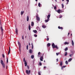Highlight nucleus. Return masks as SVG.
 <instances>
[{
    "label": "nucleus",
    "instance_id": "1",
    "mask_svg": "<svg viewBox=\"0 0 75 75\" xmlns=\"http://www.w3.org/2000/svg\"><path fill=\"white\" fill-rule=\"evenodd\" d=\"M51 16V15H48L47 16V19L45 21V23H48L49 21H50V18Z\"/></svg>",
    "mask_w": 75,
    "mask_h": 75
},
{
    "label": "nucleus",
    "instance_id": "2",
    "mask_svg": "<svg viewBox=\"0 0 75 75\" xmlns=\"http://www.w3.org/2000/svg\"><path fill=\"white\" fill-rule=\"evenodd\" d=\"M0 62L2 66H3V68H5V64L4 63L3 61V60H1Z\"/></svg>",
    "mask_w": 75,
    "mask_h": 75
},
{
    "label": "nucleus",
    "instance_id": "3",
    "mask_svg": "<svg viewBox=\"0 0 75 75\" xmlns=\"http://www.w3.org/2000/svg\"><path fill=\"white\" fill-rule=\"evenodd\" d=\"M52 47L53 48H56L57 49H58V47L57 46V45H55V44L54 43H53L52 44Z\"/></svg>",
    "mask_w": 75,
    "mask_h": 75
},
{
    "label": "nucleus",
    "instance_id": "4",
    "mask_svg": "<svg viewBox=\"0 0 75 75\" xmlns=\"http://www.w3.org/2000/svg\"><path fill=\"white\" fill-rule=\"evenodd\" d=\"M18 43L19 45V51L20 52H21V44H20V43L19 42H18Z\"/></svg>",
    "mask_w": 75,
    "mask_h": 75
},
{
    "label": "nucleus",
    "instance_id": "5",
    "mask_svg": "<svg viewBox=\"0 0 75 75\" xmlns=\"http://www.w3.org/2000/svg\"><path fill=\"white\" fill-rule=\"evenodd\" d=\"M26 73L27 74H28V75H29V74H30V73H31V71L30 70L28 71V70H27L26 71Z\"/></svg>",
    "mask_w": 75,
    "mask_h": 75
},
{
    "label": "nucleus",
    "instance_id": "6",
    "mask_svg": "<svg viewBox=\"0 0 75 75\" xmlns=\"http://www.w3.org/2000/svg\"><path fill=\"white\" fill-rule=\"evenodd\" d=\"M36 20L37 21H40V18L38 17V16H36Z\"/></svg>",
    "mask_w": 75,
    "mask_h": 75
},
{
    "label": "nucleus",
    "instance_id": "7",
    "mask_svg": "<svg viewBox=\"0 0 75 75\" xmlns=\"http://www.w3.org/2000/svg\"><path fill=\"white\" fill-rule=\"evenodd\" d=\"M1 31L2 32V33L3 34V31H4V30H3V27H2V26H1Z\"/></svg>",
    "mask_w": 75,
    "mask_h": 75
},
{
    "label": "nucleus",
    "instance_id": "8",
    "mask_svg": "<svg viewBox=\"0 0 75 75\" xmlns=\"http://www.w3.org/2000/svg\"><path fill=\"white\" fill-rule=\"evenodd\" d=\"M16 34H18V29H17V28H16Z\"/></svg>",
    "mask_w": 75,
    "mask_h": 75
},
{
    "label": "nucleus",
    "instance_id": "9",
    "mask_svg": "<svg viewBox=\"0 0 75 75\" xmlns=\"http://www.w3.org/2000/svg\"><path fill=\"white\" fill-rule=\"evenodd\" d=\"M10 47H9V50L8 51V55H9L10 54Z\"/></svg>",
    "mask_w": 75,
    "mask_h": 75
},
{
    "label": "nucleus",
    "instance_id": "10",
    "mask_svg": "<svg viewBox=\"0 0 75 75\" xmlns=\"http://www.w3.org/2000/svg\"><path fill=\"white\" fill-rule=\"evenodd\" d=\"M29 51L30 54H32L33 53V50L31 49H30Z\"/></svg>",
    "mask_w": 75,
    "mask_h": 75
},
{
    "label": "nucleus",
    "instance_id": "11",
    "mask_svg": "<svg viewBox=\"0 0 75 75\" xmlns=\"http://www.w3.org/2000/svg\"><path fill=\"white\" fill-rule=\"evenodd\" d=\"M27 21H29V16H27Z\"/></svg>",
    "mask_w": 75,
    "mask_h": 75
},
{
    "label": "nucleus",
    "instance_id": "12",
    "mask_svg": "<svg viewBox=\"0 0 75 75\" xmlns=\"http://www.w3.org/2000/svg\"><path fill=\"white\" fill-rule=\"evenodd\" d=\"M58 28L59 29H61V30H63V28L62 27H60L59 26L58 27Z\"/></svg>",
    "mask_w": 75,
    "mask_h": 75
},
{
    "label": "nucleus",
    "instance_id": "13",
    "mask_svg": "<svg viewBox=\"0 0 75 75\" xmlns=\"http://www.w3.org/2000/svg\"><path fill=\"white\" fill-rule=\"evenodd\" d=\"M42 27L43 28H46V27H47V26H46V25H42Z\"/></svg>",
    "mask_w": 75,
    "mask_h": 75
},
{
    "label": "nucleus",
    "instance_id": "14",
    "mask_svg": "<svg viewBox=\"0 0 75 75\" xmlns=\"http://www.w3.org/2000/svg\"><path fill=\"white\" fill-rule=\"evenodd\" d=\"M57 12L59 14H60V12H61V10L60 9H58L57 11Z\"/></svg>",
    "mask_w": 75,
    "mask_h": 75
},
{
    "label": "nucleus",
    "instance_id": "15",
    "mask_svg": "<svg viewBox=\"0 0 75 75\" xmlns=\"http://www.w3.org/2000/svg\"><path fill=\"white\" fill-rule=\"evenodd\" d=\"M24 64H25V67H27V63L26 60L25 61V62Z\"/></svg>",
    "mask_w": 75,
    "mask_h": 75
},
{
    "label": "nucleus",
    "instance_id": "16",
    "mask_svg": "<svg viewBox=\"0 0 75 75\" xmlns=\"http://www.w3.org/2000/svg\"><path fill=\"white\" fill-rule=\"evenodd\" d=\"M69 42H64V44L65 45H68V44H69Z\"/></svg>",
    "mask_w": 75,
    "mask_h": 75
},
{
    "label": "nucleus",
    "instance_id": "17",
    "mask_svg": "<svg viewBox=\"0 0 75 75\" xmlns=\"http://www.w3.org/2000/svg\"><path fill=\"white\" fill-rule=\"evenodd\" d=\"M43 57H40V61H43Z\"/></svg>",
    "mask_w": 75,
    "mask_h": 75
},
{
    "label": "nucleus",
    "instance_id": "18",
    "mask_svg": "<svg viewBox=\"0 0 75 75\" xmlns=\"http://www.w3.org/2000/svg\"><path fill=\"white\" fill-rule=\"evenodd\" d=\"M34 22H32L31 24V26H32V27H33V26H34Z\"/></svg>",
    "mask_w": 75,
    "mask_h": 75
},
{
    "label": "nucleus",
    "instance_id": "19",
    "mask_svg": "<svg viewBox=\"0 0 75 75\" xmlns=\"http://www.w3.org/2000/svg\"><path fill=\"white\" fill-rule=\"evenodd\" d=\"M28 28H29V30H31V26L30 25H29Z\"/></svg>",
    "mask_w": 75,
    "mask_h": 75
},
{
    "label": "nucleus",
    "instance_id": "20",
    "mask_svg": "<svg viewBox=\"0 0 75 75\" xmlns=\"http://www.w3.org/2000/svg\"><path fill=\"white\" fill-rule=\"evenodd\" d=\"M33 31L34 33H37V31L36 30H33Z\"/></svg>",
    "mask_w": 75,
    "mask_h": 75
},
{
    "label": "nucleus",
    "instance_id": "21",
    "mask_svg": "<svg viewBox=\"0 0 75 75\" xmlns=\"http://www.w3.org/2000/svg\"><path fill=\"white\" fill-rule=\"evenodd\" d=\"M51 45V44L49 43L47 44V47H50Z\"/></svg>",
    "mask_w": 75,
    "mask_h": 75
},
{
    "label": "nucleus",
    "instance_id": "22",
    "mask_svg": "<svg viewBox=\"0 0 75 75\" xmlns=\"http://www.w3.org/2000/svg\"><path fill=\"white\" fill-rule=\"evenodd\" d=\"M72 44L73 46H74V41L73 40H72Z\"/></svg>",
    "mask_w": 75,
    "mask_h": 75
},
{
    "label": "nucleus",
    "instance_id": "23",
    "mask_svg": "<svg viewBox=\"0 0 75 75\" xmlns=\"http://www.w3.org/2000/svg\"><path fill=\"white\" fill-rule=\"evenodd\" d=\"M72 58H70L68 61V62H70V61H72Z\"/></svg>",
    "mask_w": 75,
    "mask_h": 75
},
{
    "label": "nucleus",
    "instance_id": "24",
    "mask_svg": "<svg viewBox=\"0 0 75 75\" xmlns=\"http://www.w3.org/2000/svg\"><path fill=\"white\" fill-rule=\"evenodd\" d=\"M39 65H40V66H41V65H42V63H41V62H39Z\"/></svg>",
    "mask_w": 75,
    "mask_h": 75
},
{
    "label": "nucleus",
    "instance_id": "25",
    "mask_svg": "<svg viewBox=\"0 0 75 75\" xmlns=\"http://www.w3.org/2000/svg\"><path fill=\"white\" fill-rule=\"evenodd\" d=\"M60 65L61 66H62V62H61L60 63Z\"/></svg>",
    "mask_w": 75,
    "mask_h": 75
},
{
    "label": "nucleus",
    "instance_id": "26",
    "mask_svg": "<svg viewBox=\"0 0 75 75\" xmlns=\"http://www.w3.org/2000/svg\"><path fill=\"white\" fill-rule=\"evenodd\" d=\"M34 56L33 55H32L31 56V58L32 59H33L34 58Z\"/></svg>",
    "mask_w": 75,
    "mask_h": 75
},
{
    "label": "nucleus",
    "instance_id": "27",
    "mask_svg": "<svg viewBox=\"0 0 75 75\" xmlns=\"http://www.w3.org/2000/svg\"><path fill=\"white\" fill-rule=\"evenodd\" d=\"M41 4H40V3H38V6L39 7H41Z\"/></svg>",
    "mask_w": 75,
    "mask_h": 75
},
{
    "label": "nucleus",
    "instance_id": "28",
    "mask_svg": "<svg viewBox=\"0 0 75 75\" xmlns=\"http://www.w3.org/2000/svg\"><path fill=\"white\" fill-rule=\"evenodd\" d=\"M24 13V11H21V15H23V14Z\"/></svg>",
    "mask_w": 75,
    "mask_h": 75
},
{
    "label": "nucleus",
    "instance_id": "29",
    "mask_svg": "<svg viewBox=\"0 0 75 75\" xmlns=\"http://www.w3.org/2000/svg\"><path fill=\"white\" fill-rule=\"evenodd\" d=\"M67 52H66L65 54H64V56H67Z\"/></svg>",
    "mask_w": 75,
    "mask_h": 75
},
{
    "label": "nucleus",
    "instance_id": "30",
    "mask_svg": "<svg viewBox=\"0 0 75 75\" xmlns=\"http://www.w3.org/2000/svg\"><path fill=\"white\" fill-rule=\"evenodd\" d=\"M65 63L67 65L68 64V61H66L65 62Z\"/></svg>",
    "mask_w": 75,
    "mask_h": 75
},
{
    "label": "nucleus",
    "instance_id": "31",
    "mask_svg": "<svg viewBox=\"0 0 75 75\" xmlns=\"http://www.w3.org/2000/svg\"><path fill=\"white\" fill-rule=\"evenodd\" d=\"M38 56H40V54H41V52H39L38 53Z\"/></svg>",
    "mask_w": 75,
    "mask_h": 75
},
{
    "label": "nucleus",
    "instance_id": "32",
    "mask_svg": "<svg viewBox=\"0 0 75 75\" xmlns=\"http://www.w3.org/2000/svg\"><path fill=\"white\" fill-rule=\"evenodd\" d=\"M68 50V47H66L65 49V51H67V50Z\"/></svg>",
    "mask_w": 75,
    "mask_h": 75
},
{
    "label": "nucleus",
    "instance_id": "33",
    "mask_svg": "<svg viewBox=\"0 0 75 75\" xmlns=\"http://www.w3.org/2000/svg\"><path fill=\"white\" fill-rule=\"evenodd\" d=\"M2 56L3 58H4L5 57V56H4V54H2Z\"/></svg>",
    "mask_w": 75,
    "mask_h": 75
},
{
    "label": "nucleus",
    "instance_id": "34",
    "mask_svg": "<svg viewBox=\"0 0 75 75\" xmlns=\"http://www.w3.org/2000/svg\"><path fill=\"white\" fill-rule=\"evenodd\" d=\"M8 58H7V60H6V63L7 64L8 63Z\"/></svg>",
    "mask_w": 75,
    "mask_h": 75
},
{
    "label": "nucleus",
    "instance_id": "35",
    "mask_svg": "<svg viewBox=\"0 0 75 75\" xmlns=\"http://www.w3.org/2000/svg\"><path fill=\"white\" fill-rule=\"evenodd\" d=\"M59 52L56 53V55H57V56H58V55H59Z\"/></svg>",
    "mask_w": 75,
    "mask_h": 75
},
{
    "label": "nucleus",
    "instance_id": "36",
    "mask_svg": "<svg viewBox=\"0 0 75 75\" xmlns=\"http://www.w3.org/2000/svg\"><path fill=\"white\" fill-rule=\"evenodd\" d=\"M28 45H27L26 46V49L27 50H28Z\"/></svg>",
    "mask_w": 75,
    "mask_h": 75
},
{
    "label": "nucleus",
    "instance_id": "37",
    "mask_svg": "<svg viewBox=\"0 0 75 75\" xmlns=\"http://www.w3.org/2000/svg\"><path fill=\"white\" fill-rule=\"evenodd\" d=\"M54 10H56V9H57V7L56 6H55L54 7Z\"/></svg>",
    "mask_w": 75,
    "mask_h": 75
},
{
    "label": "nucleus",
    "instance_id": "38",
    "mask_svg": "<svg viewBox=\"0 0 75 75\" xmlns=\"http://www.w3.org/2000/svg\"><path fill=\"white\" fill-rule=\"evenodd\" d=\"M66 1L67 3V4H68V2H69V0H66Z\"/></svg>",
    "mask_w": 75,
    "mask_h": 75
},
{
    "label": "nucleus",
    "instance_id": "39",
    "mask_svg": "<svg viewBox=\"0 0 75 75\" xmlns=\"http://www.w3.org/2000/svg\"><path fill=\"white\" fill-rule=\"evenodd\" d=\"M34 37H37V35H34Z\"/></svg>",
    "mask_w": 75,
    "mask_h": 75
},
{
    "label": "nucleus",
    "instance_id": "40",
    "mask_svg": "<svg viewBox=\"0 0 75 75\" xmlns=\"http://www.w3.org/2000/svg\"><path fill=\"white\" fill-rule=\"evenodd\" d=\"M23 62H25V58H24L23 59Z\"/></svg>",
    "mask_w": 75,
    "mask_h": 75
},
{
    "label": "nucleus",
    "instance_id": "41",
    "mask_svg": "<svg viewBox=\"0 0 75 75\" xmlns=\"http://www.w3.org/2000/svg\"><path fill=\"white\" fill-rule=\"evenodd\" d=\"M73 55V54H70V55H69V56L70 57H72V55Z\"/></svg>",
    "mask_w": 75,
    "mask_h": 75
},
{
    "label": "nucleus",
    "instance_id": "42",
    "mask_svg": "<svg viewBox=\"0 0 75 75\" xmlns=\"http://www.w3.org/2000/svg\"><path fill=\"white\" fill-rule=\"evenodd\" d=\"M62 8H64V4H62Z\"/></svg>",
    "mask_w": 75,
    "mask_h": 75
},
{
    "label": "nucleus",
    "instance_id": "43",
    "mask_svg": "<svg viewBox=\"0 0 75 75\" xmlns=\"http://www.w3.org/2000/svg\"><path fill=\"white\" fill-rule=\"evenodd\" d=\"M22 40H24V35L22 36Z\"/></svg>",
    "mask_w": 75,
    "mask_h": 75
},
{
    "label": "nucleus",
    "instance_id": "44",
    "mask_svg": "<svg viewBox=\"0 0 75 75\" xmlns=\"http://www.w3.org/2000/svg\"><path fill=\"white\" fill-rule=\"evenodd\" d=\"M46 40L47 41H49V38H47V39Z\"/></svg>",
    "mask_w": 75,
    "mask_h": 75
},
{
    "label": "nucleus",
    "instance_id": "45",
    "mask_svg": "<svg viewBox=\"0 0 75 75\" xmlns=\"http://www.w3.org/2000/svg\"><path fill=\"white\" fill-rule=\"evenodd\" d=\"M38 74L39 75H41V73H40V72H38Z\"/></svg>",
    "mask_w": 75,
    "mask_h": 75
},
{
    "label": "nucleus",
    "instance_id": "46",
    "mask_svg": "<svg viewBox=\"0 0 75 75\" xmlns=\"http://www.w3.org/2000/svg\"><path fill=\"white\" fill-rule=\"evenodd\" d=\"M27 68H28V69H29V66H28H28H27Z\"/></svg>",
    "mask_w": 75,
    "mask_h": 75
},
{
    "label": "nucleus",
    "instance_id": "47",
    "mask_svg": "<svg viewBox=\"0 0 75 75\" xmlns=\"http://www.w3.org/2000/svg\"><path fill=\"white\" fill-rule=\"evenodd\" d=\"M63 67H61V69H62H62H63Z\"/></svg>",
    "mask_w": 75,
    "mask_h": 75
},
{
    "label": "nucleus",
    "instance_id": "48",
    "mask_svg": "<svg viewBox=\"0 0 75 75\" xmlns=\"http://www.w3.org/2000/svg\"><path fill=\"white\" fill-rule=\"evenodd\" d=\"M33 48H34L33 46H32V49H33Z\"/></svg>",
    "mask_w": 75,
    "mask_h": 75
},
{
    "label": "nucleus",
    "instance_id": "49",
    "mask_svg": "<svg viewBox=\"0 0 75 75\" xmlns=\"http://www.w3.org/2000/svg\"><path fill=\"white\" fill-rule=\"evenodd\" d=\"M56 61L57 62H58V59H56Z\"/></svg>",
    "mask_w": 75,
    "mask_h": 75
},
{
    "label": "nucleus",
    "instance_id": "50",
    "mask_svg": "<svg viewBox=\"0 0 75 75\" xmlns=\"http://www.w3.org/2000/svg\"><path fill=\"white\" fill-rule=\"evenodd\" d=\"M59 18H62V16H60L59 17Z\"/></svg>",
    "mask_w": 75,
    "mask_h": 75
},
{
    "label": "nucleus",
    "instance_id": "51",
    "mask_svg": "<svg viewBox=\"0 0 75 75\" xmlns=\"http://www.w3.org/2000/svg\"><path fill=\"white\" fill-rule=\"evenodd\" d=\"M63 67V68H65V67H66V66H64Z\"/></svg>",
    "mask_w": 75,
    "mask_h": 75
},
{
    "label": "nucleus",
    "instance_id": "52",
    "mask_svg": "<svg viewBox=\"0 0 75 75\" xmlns=\"http://www.w3.org/2000/svg\"><path fill=\"white\" fill-rule=\"evenodd\" d=\"M31 44L32 45V46H33V43H31Z\"/></svg>",
    "mask_w": 75,
    "mask_h": 75
},
{
    "label": "nucleus",
    "instance_id": "53",
    "mask_svg": "<svg viewBox=\"0 0 75 75\" xmlns=\"http://www.w3.org/2000/svg\"><path fill=\"white\" fill-rule=\"evenodd\" d=\"M61 13H62V12H64L63 11H60Z\"/></svg>",
    "mask_w": 75,
    "mask_h": 75
},
{
    "label": "nucleus",
    "instance_id": "54",
    "mask_svg": "<svg viewBox=\"0 0 75 75\" xmlns=\"http://www.w3.org/2000/svg\"><path fill=\"white\" fill-rule=\"evenodd\" d=\"M47 68V67L46 66H45L44 67V68Z\"/></svg>",
    "mask_w": 75,
    "mask_h": 75
},
{
    "label": "nucleus",
    "instance_id": "55",
    "mask_svg": "<svg viewBox=\"0 0 75 75\" xmlns=\"http://www.w3.org/2000/svg\"><path fill=\"white\" fill-rule=\"evenodd\" d=\"M29 45H30V43H29Z\"/></svg>",
    "mask_w": 75,
    "mask_h": 75
},
{
    "label": "nucleus",
    "instance_id": "56",
    "mask_svg": "<svg viewBox=\"0 0 75 75\" xmlns=\"http://www.w3.org/2000/svg\"><path fill=\"white\" fill-rule=\"evenodd\" d=\"M70 34V33H68V35H69Z\"/></svg>",
    "mask_w": 75,
    "mask_h": 75
},
{
    "label": "nucleus",
    "instance_id": "57",
    "mask_svg": "<svg viewBox=\"0 0 75 75\" xmlns=\"http://www.w3.org/2000/svg\"><path fill=\"white\" fill-rule=\"evenodd\" d=\"M62 1H64V0H62Z\"/></svg>",
    "mask_w": 75,
    "mask_h": 75
},
{
    "label": "nucleus",
    "instance_id": "58",
    "mask_svg": "<svg viewBox=\"0 0 75 75\" xmlns=\"http://www.w3.org/2000/svg\"><path fill=\"white\" fill-rule=\"evenodd\" d=\"M36 1H37L38 0H35Z\"/></svg>",
    "mask_w": 75,
    "mask_h": 75
},
{
    "label": "nucleus",
    "instance_id": "59",
    "mask_svg": "<svg viewBox=\"0 0 75 75\" xmlns=\"http://www.w3.org/2000/svg\"><path fill=\"white\" fill-rule=\"evenodd\" d=\"M26 37H27V36H25V38H26Z\"/></svg>",
    "mask_w": 75,
    "mask_h": 75
},
{
    "label": "nucleus",
    "instance_id": "60",
    "mask_svg": "<svg viewBox=\"0 0 75 75\" xmlns=\"http://www.w3.org/2000/svg\"><path fill=\"white\" fill-rule=\"evenodd\" d=\"M47 38H48V36H47Z\"/></svg>",
    "mask_w": 75,
    "mask_h": 75
},
{
    "label": "nucleus",
    "instance_id": "61",
    "mask_svg": "<svg viewBox=\"0 0 75 75\" xmlns=\"http://www.w3.org/2000/svg\"><path fill=\"white\" fill-rule=\"evenodd\" d=\"M44 62H45V60H44Z\"/></svg>",
    "mask_w": 75,
    "mask_h": 75
},
{
    "label": "nucleus",
    "instance_id": "62",
    "mask_svg": "<svg viewBox=\"0 0 75 75\" xmlns=\"http://www.w3.org/2000/svg\"><path fill=\"white\" fill-rule=\"evenodd\" d=\"M6 68L7 69V66H6Z\"/></svg>",
    "mask_w": 75,
    "mask_h": 75
},
{
    "label": "nucleus",
    "instance_id": "63",
    "mask_svg": "<svg viewBox=\"0 0 75 75\" xmlns=\"http://www.w3.org/2000/svg\"><path fill=\"white\" fill-rule=\"evenodd\" d=\"M72 35V34H71V35Z\"/></svg>",
    "mask_w": 75,
    "mask_h": 75
},
{
    "label": "nucleus",
    "instance_id": "64",
    "mask_svg": "<svg viewBox=\"0 0 75 75\" xmlns=\"http://www.w3.org/2000/svg\"><path fill=\"white\" fill-rule=\"evenodd\" d=\"M57 0H55V1H57Z\"/></svg>",
    "mask_w": 75,
    "mask_h": 75
}]
</instances>
